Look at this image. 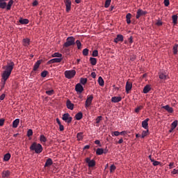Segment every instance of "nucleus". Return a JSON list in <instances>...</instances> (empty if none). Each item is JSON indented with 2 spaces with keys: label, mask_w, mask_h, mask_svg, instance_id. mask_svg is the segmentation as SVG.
Returning <instances> with one entry per match:
<instances>
[{
  "label": "nucleus",
  "mask_w": 178,
  "mask_h": 178,
  "mask_svg": "<svg viewBox=\"0 0 178 178\" xmlns=\"http://www.w3.org/2000/svg\"><path fill=\"white\" fill-rule=\"evenodd\" d=\"M8 0H0V8H2V9H5L6 8V10L8 11H9L12 7V6L13 5V0H10L8 5L6 3V1Z\"/></svg>",
  "instance_id": "nucleus-1"
},
{
  "label": "nucleus",
  "mask_w": 178,
  "mask_h": 178,
  "mask_svg": "<svg viewBox=\"0 0 178 178\" xmlns=\"http://www.w3.org/2000/svg\"><path fill=\"white\" fill-rule=\"evenodd\" d=\"M30 149L33 150L36 154H41L42 152L43 148L41 144L33 143L30 146Z\"/></svg>",
  "instance_id": "nucleus-2"
},
{
  "label": "nucleus",
  "mask_w": 178,
  "mask_h": 178,
  "mask_svg": "<svg viewBox=\"0 0 178 178\" xmlns=\"http://www.w3.org/2000/svg\"><path fill=\"white\" fill-rule=\"evenodd\" d=\"M73 45H75V38L74 37H68L67 38V42L63 44V47L68 48Z\"/></svg>",
  "instance_id": "nucleus-3"
},
{
  "label": "nucleus",
  "mask_w": 178,
  "mask_h": 178,
  "mask_svg": "<svg viewBox=\"0 0 178 178\" xmlns=\"http://www.w3.org/2000/svg\"><path fill=\"white\" fill-rule=\"evenodd\" d=\"M64 74L67 79H72L75 76V70H67L64 72Z\"/></svg>",
  "instance_id": "nucleus-4"
},
{
  "label": "nucleus",
  "mask_w": 178,
  "mask_h": 178,
  "mask_svg": "<svg viewBox=\"0 0 178 178\" xmlns=\"http://www.w3.org/2000/svg\"><path fill=\"white\" fill-rule=\"evenodd\" d=\"M62 119L63 121L66 122V123L67 124H70L73 120L72 117H70V115L69 114V113H66L65 114L63 115Z\"/></svg>",
  "instance_id": "nucleus-5"
},
{
  "label": "nucleus",
  "mask_w": 178,
  "mask_h": 178,
  "mask_svg": "<svg viewBox=\"0 0 178 178\" xmlns=\"http://www.w3.org/2000/svg\"><path fill=\"white\" fill-rule=\"evenodd\" d=\"M93 98H94L93 95H88L87 96L86 104H85L86 108L90 106V105L92 104Z\"/></svg>",
  "instance_id": "nucleus-6"
},
{
  "label": "nucleus",
  "mask_w": 178,
  "mask_h": 178,
  "mask_svg": "<svg viewBox=\"0 0 178 178\" xmlns=\"http://www.w3.org/2000/svg\"><path fill=\"white\" fill-rule=\"evenodd\" d=\"M86 163L88 164L89 168L95 167L96 165L95 160H90V157H86Z\"/></svg>",
  "instance_id": "nucleus-7"
},
{
  "label": "nucleus",
  "mask_w": 178,
  "mask_h": 178,
  "mask_svg": "<svg viewBox=\"0 0 178 178\" xmlns=\"http://www.w3.org/2000/svg\"><path fill=\"white\" fill-rule=\"evenodd\" d=\"M146 14H147V11H144L142 9H138L136 12V19H138L140 17H144V15Z\"/></svg>",
  "instance_id": "nucleus-8"
},
{
  "label": "nucleus",
  "mask_w": 178,
  "mask_h": 178,
  "mask_svg": "<svg viewBox=\"0 0 178 178\" xmlns=\"http://www.w3.org/2000/svg\"><path fill=\"white\" fill-rule=\"evenodd\" d=\"M76 92L82 93L84 91V88L81 83H77L75 87Z\"/></svg>",
  "instance_id": "nucleus-9"
},
{
  "label": "nucleus",
  "mask_w": 178,
  "mask_h": 178,
  "mask_svg": "<svg viewBox=\"0 0 178 178\" xmlns=\"http://www.w3.org/2000/svg\"><path fill=\"white\" fill-rule=\"evenodd\" d=\"M15 66L14 62H10L6 67V71L8 72L11 74V72L13 71Z\"/></svg>",
  "instance_id": "nucleus-10"
},
{
  "label": "nucleus",
  "mask_w": 178,
  "mask_h": 178,
  "mask_svg": "<svg viewBox=\"0 0 178 178\" xmlns=\"http://www.w3.org/2000/svg\"><path fill=\"white\" fill-rule=\"evenodd\" d=\"M159 76L160 79L165 80L167 79V73L163 70L160 71V72H159Z\"/></svg>",
  "instance_id": "nucleus-11"
},
{
  "label": "nucleus",
  "mask_w": 178,
  "mask_h": 178,
  "mask_svg": "<svg viewBox=\"0 0 178 178\" xmlns=\"http://www.w3.org/2000/svg\"><path fill=\"white\" fill-rule=\"evenodd\" d=\"M124 41V36L122 34H118L117 38L114 39V42L116 43H118L119 42H123Z\"/></svg>",
  "instance_id": "nucleus-12"
},
{
  "label": "nucleus",
  "mask_w": 178,
  "mask_h": 178,
  "mask_svg": "<svg viewBox=\"0 0 178 178\" xmlns=\"http://www.w3.org/2000/svg\"><path fill=\"white\" fill-rule=\"evenodd\" d=\"M149 121V118H146L145 120L142 122V127L145 129H149V123L148 122Z\"/></svg>",
  "instance_id": "nucleus-13"
},
{
  "label": "nucleus",
  "mask_w": 178,
  "mask_h": 178,
  "mask_svg": "<svg viewBox=\"0 0 178 178\" xmlns=\"http://www.w3.org/2000/svg\"><path fill=\"white\" fill-rule=\"evenodd\" d=\"M65 4L66 6V11L67 13H69L71 10L72 2L70 1V0H65Z\"/></svg>",
  "instance_id": "nucleus-14"
},
{
  "label": "nucleus",
  "mask_w": 178,
  "mask_h": 178,
  "mask_svg": "<svg viewBox=\"0 0 178 178\" xmlns=\"http://www.w3.org/2000/svg\"><path fill=\"white\" fill-rule=\"evenodd\" d=\"M10 76V74L8 71L6 70L3 71L2 74L3 80L6 81L9 79Z\"/></svg>",
  "instance_id": "nucleus-15"
},
{
  "label": "nucleus",
  "mask_w": 178,
  "mask_h": 178,
  "mask_svg": "<svg viewBox=\"0 0 178 178\" xmlns=\"http://www.w3.org/2000/svg\"><path fill=\"white\" fill-rule=\"evenodd\" d=\"M63 58H53L51 60H49L47 62V64H52V63H60L62 61Z\"/></svg>",
  "instance_id": "nucleus-16"
},
{
  "label": "nucleus",
  "mask_w": 178,
  "mask_h": 178,
  "mask_svg": "<svg viewBox=\"0 0 178 178\" xmlns=\"http://www.w3.org/2000/svg\"><path fill=\"white\" fill-rule=\"evenodd\" d=\"M67 108L70 110H74V104H73L70 99L67 100Z\"/></svg>",
  "instance_id": "nucleus-17"
},
{
  "label": "nucleus",
  "mask_w": 178,
  "mask_h": 178,
  "mask_svg": "<svg viewBox=\"0 0 178 178\" xmlns=\"http://www.w3.org/2000/svg\"><path fill=\"white\" fill-rule=\"evenodd\" d=\"M122 101V97L120 96L117 97L114 96L113 97L111 98V102L113 103H118Z\"/></svg>",
  "instance_id": "nucleus-18"
},
{
  "label": "nucleus",
  "mask_w": 178,
  "mask_h": 178,
  "mask_svg": "<svg viewBox=\"0 0 178 178\" xmlns=\"http://www.w3.org/2000/svg\"><path fill=\"white\" fill-rule=\"evenodd\" d=\"M162 108L166 110V111L168 112L169 113H173L172 107L170 106L169 105L163 106H162Z\"/></svg>",
  "instance_id": "nucleus-19"
},
{
  "label": "nucleus",
  "mask_w": 178,
  "mask_h": 178,
  "mask_svg": "<svg viewBox=\"0 0 178 178\" xmlns=\"http://www.w3.org/2000/svg\"><path fill=\"white\" fill-rule=\"evenodd\" d=\"M31 40L29 38H24L22 40V44L24 47H28L30 45Z\"/></svg>",
  "instance_id": "nucleus-20"
},
{
  "label": "nucleus",
  "mask_w": 178,
  "mask_h": 178,
  "mask_svg": "<svg viewBox=\"0 0 178 178\" xmlns=\"http://www.w3.org/2000/svg\"><path fill=\"white\" fill-rule=\"evenodd\" d=\"M41 63H42V60H38L35 63V64L33 65V70L36 71L40 67V65H41Z\"/></svg>",
  "instance_id": "nucleus-21"
},
{
  "label": "nucleus",
  "mask_w": 178,
  "mask_h": 178,
  "mask_svg": "<svg viewBox=\"0 0 178 178\" xmlns=\"http://www.w3.org/2000/svg\"><path fill=\"white\" fill-rule=\"evenodd\" d=\"M132 88V83L127 81V84H126V91L127 93H129V92L130 90H131Z\"/></svg>",
  "instance_id": "nucleus-22"
},
{
  "label": "nucleus",
  "mask_w": 178,
  "mask_h": 178,
  "mask_svg": "<svg viewBox=\"0 0 178 178\" xmlns=\"http://www.w3.org/2000/svg\"><path fill=\"white\" fill-rule=\"evenodd\" d=\"M19 123H20V120L19 118H17V120L13 122V127L14 129H17Z\"/></svg>",
  "instance_id": "nucleus-23"
},
{
  "label": "nucleus",
  "mask_w": 178,
  "mask_h": 178,
  "mask_svg": "<svg viewBox=\"0 0 178 178\" xmlns=\"http://www.w3.org/2000/svg\"><path fill=\"white\" fill-rule=\"evenodd\" d=\"M76 138L78 141H82L83 140V133L80 132L76 134Z\"/></svg>",
  "instance_id": "nucleus-24"
},
{
  "label": "nucleus",
  "mask_w": 178,
  "mask_h": 178,
  "mask_svg": "<svg viewBox=\"0 0 178 178\" xmlns=\"http://www.w3.org/2000/svg\"><path fill=\"white\" fill-rule=\"evenodd\" d=\"M52 164H53V161L51 160V158H48V159L47 160V161L44 164V167L51 166Z\"/></svg>",
  "instance_id": "nucleus-25"
},
{
  "label": "nucleus",
  "mask_w": 178,
  "mask_h": 178,
  "mask_svg": "<svg viewBox=\"0 0 178 178\" xmlns=\"http://www.w3.org/2000/svg\"><path fill=\"white\" fill-rule=\"evenodd\" d=\"M10 172L8 170L3 171L2 172V177L3 178H8L10 177Z\"/></svg>",
  "instance_id": "nucleus-26"
},
{
  "label": "nucleus",
  "mask_w": 178,
  "mask_h": 178,
  "mask_svg": "<svg viewBox=\"0 0 178 178\" xmlns=\"http://www.w3.org/2000/svg\"><path fill=\"white\" fill-rule=\"evenodd\" d=\"M98 83L102 87L104 86L105 82L104 81V79L102 76H99L98 78Z\"/></svg>",
  "instance_id": "nucleus-27"
},
{
  "label": "nucleus",
  "mask_w": 178,
  "mask_h": 178,
  "mask_svg": "<svg viewBox=\"0 0 178 178\" xmlns=\"http://www.w3.org/2000/svg\"><path fill=\"white\" fill-rule=\"evenodd\" d=\"M19 22L21 24H28L29 23V20L27 19H22V17L20 18V19L19 20Z\"/></svg>",
  "instance_id": "nucleus-28"
},
{
  "label": "nucleus",
  "mask_w": 178,
  "mask_h": 178,
  "mask_svg": "<svg viewBox=\"0 0 178 178\" xmlns=\"http://www.w3.org/2000/svg\"><path fill=\"white\" fill-rule=\"evenodd\" d=\"M83 113L82 112H79L76 113V115H75V118L76 120H80L83 118Z\"/></svg>",
  "instance_id": "nucleus-29"
},
{
  "label": "nucleus",
  "mask_w": 178,
  "mask_h": 178,
  "mask_svg": "<svg viewBox=\"0 0 178 178\" xmlns=\"http://www.w3.org/2000/svg\"><path fill=\"white\" fill-rule=\"evenodd\" d=\"M151 90V88L149 85H146V86L143 88V92L145 94L148 93Z\"/></svg>",
  "instance_id": "nucleus-30"
},
{
  "label": "nucleus",
  "mask_w": 178,
  "mask_h": 178,
  "mask_svg": "<svg viewBox=\"0 0 178 178\" xmlns=\"http://www.w3.org/2000/svg\"><path fill=\"white\" fill-rule=\"evenodd\" d=\"M172 23L174 24H177V20H178V16L177 15H174L172 16Z\"/></svg>",
  "instance_id": "nucleus-31"
},
{
  "label": "nucleus",
  "mask_w": 178,
  "mask_h": 178,
  "mask_svg": "<svg viewBox=\"0 0 178 178\" xmlns=\"http://www.w3.org/2000/svg\"><path fill=\"white\" fill-rule=\"evenodd\" d=\"M11 155L10 154H6L3 156V161H8L10 159Z\"/></svg>",
  "instance_id": "nucleus-32"
},
{
  "label": "nucleus",
  "mask_w": 178,
  "mask_h": 178,
  "mask_svg": "<svg viewBox=\"0 0 178 178\" xmlns=\"http://www.w3.org/2000/svg\"><path fill=\"white\" fill-rule=\"evenodd\" d=\"M149 129H146V131H143L142 132L141 138H144L145 137L148 136L149 135Z\"/></svg>",
  "instance_id": "nucleus-33"
},
{
  "label": "nucleus",
  "mask_w": 178,
  "mask_h": 178,
  "mask_svg": "<svg viewBox=\"0 0 178 178\" xmlns=\"http://www.w3.org/2000/svg\"><path fill=\"white\" fill-rule=\"evenodd\" d=\"M127 24H129L131 23V14L128 13L127 15Z\"/></svg>",
  "instance_id": "nucleus-34"
},
{
  "label": "nucleus",
  "mask_w": 178,
  "mask_h": 178,
  "mask_svg": "<svg viewBox=\"0 0 178 178\" xmlns=\"http://www.w3.org/2000/svg\"><path fill=\"white\" fill-rule=\"evenodd\" d=\"M104 154V149L98 148L96 150V154L97 155H102Z\"/></svg>",
  "instance_id": "nucleus-35"
},
{
  "label": "nucleus",
  "mask_w": 178,
  "mask_h": 178,
  "mask_svg": "<svg viewBox=\"0 0 178 178\" xmlns=\"http://www.w3.org/2000/svg\"><path fill=\"white\" fill-rule=\"evenodd\" d=\"M90 60L92 65H95L97 64V59L95 57H90Z\"/></svg>",
  "instance_id": "nucleus-36"
},
{
  "label": "nucleus",
  "mask_w": 178,
  "mask_h": 178,
  "mask_svg": "<svg viewBox=\"0 0 178 178\" xmlns=\"http://www.w3.org/2000/svg\"><path fill=\"white\" fill-rule=\"evenodd\" d=\"M46 93L47 94L48 96H52L54 95L55 92H54V90L51 89V90H46Z\"/></svg>",
  "instance_id": "nucleus-37"
},
{
  "label": "nucleus",
  "mask_w": 178,
  "mask_h": 178,
  "mask_svg": "<svg viewBox=\"0 0 178 178\" xmlns=\"http://www.w3.org/2000/svg\"><path fill=\"white\" fill-rule=\"evenodd\" d=\"M173 53L174 54H177L178 53V44H175L173 47Z\"/></svg>",
  "instance_id": "nucleus-38"
},
{
  "label": "nucleus",
  "mask_w": 178,
  "mask_h": 178,
  "mask_svg": "<svg viewBox=\"0 0 178 178\" xmlns=\"http://www.w3.org/2000/svg\"><path fill=\"white\" fill-rule=\"evenodd\" d=\"M178 125V121L177 120H175L174 121L172 124H171V126H172V129H176V127H177Z\"/></svg>",
  "instance_id": "nucleus-39"
},
{
  "label": "nucleus",
  "mask_w": 178,
  "mask_h": 178,
  "mask_svg": "<svg viewBox=\"0 0 178 178\" xmlns=\"http://www.w3.org/2000/svg\"><path fill=\"white\" fill-rule=\"evenodd\" d=\"M40 140L41 143H44L47 142V138H45L44 135H40Z\"/></svg>",
  "instance_id": "nucleus-40"
},
{
  "label": "nucleus",
  "mask_w": 178,
  "mask_h": 178,
  "mask_svg": "<svg viewBox=\"0 0 178 178\" xmlns=\"http://www.w3.org/2000/svg\"><path fill=\"white\" fill-rule=\"evenodd\" d=\"M55 57L60 58L63 57V55L60 53H54L52 54V58H55Z\"/></svg>",
  "instance_id": "nucleus-41"
},
{
  "label": "nucleus",
  "mask_w": 178,
  "mask_h": 178,
  "mask_svg": "<svg viewBox=\"0 0 178 178\" xmlns=\"http://www.w3.org/2000/svg\"><path fill=\"white\" fill-rule=\"evenodd\" d=\"M87 81H88L87 78H81L80 82L82 85L85 86L86 84Z\"/></svg>",
  "instance_id": "nucleus-42"
},
{
  "label": "nucleus",
  "mask_w": 178,
  "mask_h": 178,
  "mask_svg": "<svg viewBox=\"0 0 178 178\" xmlns=\"http://www.w3.org/2000/svg\"><path fill=\"white\" fill-rule=\"evenodd\" d=\"M82 53H83V55L84 56H88V55L89 54V49H84L83 50Z\"/></svg>",
  "instance_id": "nucleus-43"
},
{
  "label": "nucleus",
  "mask_w": 178,
  "mask_h": 178,
  "mask_svg": "<svg viewBox=\"0 0 178 178\" xmlns=\"http://www.w3.org/2000/svg\"><path fill=\"white\" fill-rule=\"evenodd\" d=\"M150 161H151L152 163H153V165H154V166L159 165V164H160V162H159V161H154V159H150Z\"/></svg>",
  "instance_id": "nucleus-44"
},
{
  "label": "nucleus",
  "mask_w": 178,
  "mask_h": 178,
  "mask_svg": "<svg viewBox=\"0 0 178 178\" xmlns=\"http://www.w3.org/2000/svg\"><path fill=\"white\" fill-rule=\"evenodd\" d=\"M143 108V106H139L136 107V108L135 109V112L136 113H139L140 111H141Z\"/></svg>",
  "instance_id": "nucleus-45"
},
{
  "label": "nucleus",
  "mask_w": 178,
  "mask_h": 178,
  "mask_svg": "<svg viewBox=\"0 0 178 178\" xmlns=\"http://www.w3.org/2000/svg\"><path fill=\"white\" fill-rule=\"evenodd\" d=\"M103 117L102 116H98L97 118H96V124H99L100 122L102 120Z\"/></svg>",
  "instance_id": "nucleus-46"
},
{
  "label": "nucleus",
  "mask_w": 178,
  "mask_h": 178,
  "mask_svg": "<svg viewBox=\"0 0 178 178\" xmlns=\"http://www.w3.org/2000/svg\"><path fill=\"white\" fill-rule=\"evenodd\" d=\"M111 0H106V1L105 2L104 7L108 8L111 5Z\"/></svg>",
  "instance_id": "nucleus-47"
},
{
  "label": "nucleus",
  "mask_w": 178,
  "mask_h": 178,
  "mask_svg": "<svg viewBox=\"0 0 178 178\" xmlns=\"http://www.w3.org/2000/svg\"><path fill=\"white\" fill-rule=\"evenodd\" d=\"M76 47L78 49H80L81 48V43L79 40H76Z\"/></svg>",
  "instance_id": "nucleus-48"
},
{
  "label": "nucleus",
  "mask_w": 178,
  "mask_h": 178,
  "mask_svg": "<svg viewBox=\"0 0 178 178\" xmlns=\"http://www.w3.org/2000/svg\"><path fill=\"white\" fill-rule=\"evenodd\" d=\"M33 134V132L32 129H28V132H27L28 137L32 136Z\"/></svg>",
  "instance_id": "nucleus-49"
},
{
  "label": "nucleus",
  "mask_w": 178,
  "mask_h": 178,
  "mask_svg": "<svg viewBox=\"0 0 178 178\" xmlns=\"http://www.w3.org/2000/svg\"><path fill=\"white\" fill-rule=\"evenodd\" d=\"M116 169V167L115 166V164H112L110 168V172H113Z\"/></svg>",
  "instance_id": "nucleus-50"
},
{
  "label": "nucleus",
  "mask_w": 178,
  "mask_h": 178,
  "mask_svg": "<svg viewBox=\"0 0 178 178\" xmlns=\"http://www.w3.org/2000/svg\"><path fill=\"white\" fill-rule=\"evenodd\" d=\"M98 54H99V51L97 50H94L92 51V57H97V56H98Z\"/></svg>",
  "instance_id": "nucleus-51"
},
{
  "label": "nucleus",
  "mask_w": 178,
  "mask_h": 178,
  "mask_svg": "<svg viewBox=\"0 0 178 178\" xmlns=\"http://www.w3.org/2000/svg\"><path fill=\"white\" fill-rule=\"evenodd\" d=\"M48 72L47 71H46V70H44V71H42V72H41V76H42V77H45L47 74H48Z\"/></svg>",
  "instance_id": "nucleus-52"
},
{
  "label": "nucleus",
  "mask_w": 178,
  "mask_h": 178,
  "mask_svg": "<svg viewBox=\"0 0 178 178\" xmlns=\"http://www.w3.org/2000/svg\"><path fill=\"white\" fill-rule=\"evenodd\" d=\"M172 175H178V169H173L172 171L171 172Z\"/></svg>",
  "instance_id": "nucleus-53"
},
{
  "label": "nucleus",
  "mask_w": 178,
  "mask_h": 178,
  "mask_svg": "<svg viewBox=\"0 0 178 178\" xmlns=\"http://www.w3.org/2000/svg\"><path fill=\"white\" fill-rule=\"evenodd\" d=\"M164 5L165 7H168L170 6L169 0H164Z\"/></svg>",
  "instance_id": "nucleus-54"
},
{
  "label": "nucleus",
  "mask_w": 178,
  "mask_h": 178,
  "mask_svg": "<svg viewBox=\"0 0 178 178\" xmlns=\"http://www.w3.org/2000/svg\"><path fill=\"white\" fill-rule=\"evenodd\" d=\"M6 95L5 93H3L1 96H0V99L1 101H3V99L6 98Z\"/></svg>",
  "instance_id": "nucleus-55"
},
{
  "label": "nucleus",
  "mask_w": 178,
  "mask_h": 178,
  "mask_svg": "<svg viewBox=\"0 0 178 178\" xmlns=\"http://www.w3.org/2000/svg\"><path fill=\"white\" fill-rule=\"evenodd\" d=\"M59 130H60V131H63L65 130V127H64L63 125H62V124H60L59 125Z\"/></svg>",
  "instance_id": "nucleus-56"
},
{
  "label": "nucleus",
  "mask_w": 178,
  "mask_h": 178,
  "mask_svg": "<svg viewBox=\"0 0 178 178\" xmlns=\"http://www.w3.org/2000/svg\"><path fill=\"white\" fill-rule=\"evenodd\" d=\"M4 123H5V120H3V118H1L0 119V127L3 126Z\"/></svg>",
  "instance_id": "nucleus-57"
},
{
  "label": "nucleus",
  "mask_w": 178,
  "mask_h": 178,
  "mask_svg": "<svg viewBox=\"0 0 178 178\" xmlns=\"http://www.w3.org/2000/svg\"><path fill=\"white\" fill-rule=\"evenodd\" d=\"M156 25H157V26H162L163 25V22L159 20V21H157L156 22Z\"/></svg>",
  "instance_id": "nucleus-58"
},
{
  "label": "nucleus",
  "mask_w": 178,
  "mask_h": 178,
  "mask_svg": "<svg viewBox=\"0 0 178 178\" xmlns=\"http://www.w3.org/2000/svg\"><path fill=\"white\" fill-rule=\"evenodd\" d=\"M6 84V81H5L4 80L3 81L2 85H1V90H3V88L5 87Z\"/></svg>",
  "instance_id": "nucleus-59"
},
{
  "label": "nucleus",
  "mask_w": 178,
  "mask_h": 178,
  "mask_svg": "<svg viewBox=\"0 0 178 178\" xmlns=\"http://www.w3.org/2000/svg\"><path fill=\"white\" fill-rule=\"evenodd\" d=\"M33 6H37L38 5V2L37 1V0H35L33 3H32Z\"/></svg>",
  "instance_id": "nucleus-60"
},
{
  "label": "nucleus",
  "mask_w": 178,
  "mask_h": 178,
  "mask_svg": "<svg viewBox=\"0 0 178 178\" xmlns=\"http://www.w3.org/2000/svg\"><path fill=\"white\" fill-rule=\"evenodd\" d=\"M113 135L115 136H119L120 135V132L119 131H114L113 132Z\"/></svg>",
  "instance_id": "nucleus-61"
},
{
  "label": "nucleus",
  "mask_w": 178,
  "mask_h": 178,
  "mask_svg": "<svg viewBox=\"0 0 178 178\" xmlns=\"http://www.w3.org/2000/svg\"><path fill=\"white\" fill-rule=\"evenodd\" d=\"M91 76H92V79H95L97 75H96V73L95 72H92L91 73Z\"/></svg>",
  "instance_id": "nucleus-62"
},
{
  "label": "nucleus",
  "mask_w": 178,
  "mask_h": 178,
  "mask_svg": "<svg viewBox=\"0 0 178 178\" xmlns=\"http://www.w3.org/2000/svg\"><path fill=\"white\" fill-rule=\"evenodd\" d=\"M173 165H174V163L173 162H170V164H169V167H170V170L172 169Z\"/></svg>",
  "instance_id": "nucleus-63"
},
{
  "label": "nucleus",
  "mask_w": 178,
  "mask_h": 178,
  "mask_svg": "<svg viewBox=\"0 0 178 178\" xmlns=\"http://www.w3.org/2000/svg\"><path fill=\"white\" fill-rule=\"evenodd\" d=\"M90 149V145H87L83 147V149Z\"/></svg>",
  "instance_id": "nucleus-64"
}]
</instances>
